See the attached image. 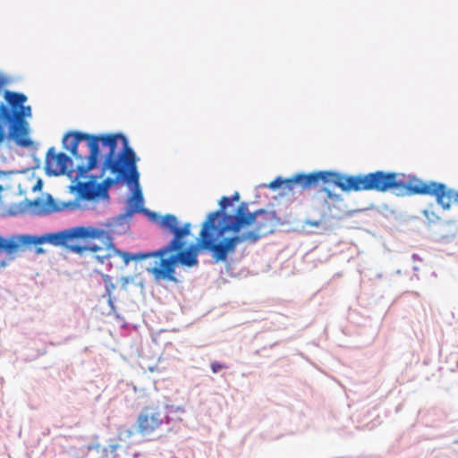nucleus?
<instances>
[{"label":"nucleus","mask_w":458,"mask_h":458,"mask_svg":"<svg viewBox=\"0 0 458 458\" xmlns=\"http://www.w3.org/2000/svg\"><path fill=\"white\" fill-rule=\"evenodd\" d=\"M100 144L103 148L107 149L101 176L106 170H109L114 177H107L101 183H96L94 181L80 183L78 192L84 199L92 200L98 197H107L108 189L122 179L135 182L138 181V157L123 134L92 135L72 131L63 139L64 148L69 150L76 159L81 161L77 165V171L81 176L96 166L100 155Z\"/></svg>","instance_id":"obj_1"},{"label":"nucleus","mask_w":458,"mask_h":458,"mask_svg":"<svg viewBox=\"0 0 458 458\" xmlns=\"http://www.w3.org/2000/svg\"><path fill=\"white\" fill-rule=\"evenodd\" d=\"M394 174H385L382 171L357 175H346L333 171H318L308 174H296L288 179L276 177L274 181L270 182L268 187L271 190L284 187L293 191V186L296 184L304 190L322 182L324 183H333L345 192L369 191L386 192L389 187L394 185Z\"/></svg>","instance_id":"obj_2"},{"label":"nucleus","mask_w":458,"mask_h":458,"mask_svg":"<svg viewBox=\"0 0 458 458\" xmlns=\"http://www.w3.org/2000/svg\"><path fill=\"white\" fill-rule=\"evenodd\" d=\"M4 98L5 103L0 104V145L8 136L17 146L31 147L33 141L30 138V127L27 119L32 116V109L25 105L27 96L6 90Z\"/></svg>","instance_id":"obj_3"},{"label":"nucleus","mask_w":458,"mask_h":458,"mask_svg":"<svg viewBox=\"0 0 458 458\" xmlns=\"http://www.w3.org/2000/svg\"><path fill=\"white\" fill-rule=\"evenodd\" d=\"M274 218V214L265 209L250 213L248 204L242 202L233 216L225 215V220L229 223L223 225L219 229V233H223L228 231L238 233L242 227L253 225V230L241 235L244 237L245 242H256L261 237L273 232L275 225Z\"/></svg>","instance_id":"obj_4"},{"label":"nucleus","mask_w":458,"mask_h":458,"mask_svg":"<svg viewBox=\"0 0 458 458\" xmlns=\"http://www.w3.org/2000/svg\"><path fill=\"white\" fill-rule=\"evenodd\" d=\"M218 212H211L208 214L206 221L202 225L201 231L198 242L200 248L207 250L212 253V258L215 262H225L229 253H233L238 244L245 242L244 237L241 234L233 237L225 238L216 242L214 234L217 237L222 236L225 233H220L219 229L223 225L217 226L216 221L217 220Z\"/></svg>","instance_id":"obj_5"},{"label":"nucleus","mask_w":458,"mask_h":458,"mask_svg":"<svg viewBox=\"0 0 458 458\" xmlns=\"http://www.w3.org/2000/svg\"><path fill=\"white\" fill-rule=\"evenodd\" d=\"M385 174H394V185L390 190L405 191L409 195H428L436 198L439 206L444 209H449L452 203H458V191L448 189L445 184L437 182H424L416 177L411 178L406 183L402 182L400 174L394 172H384Z\"/></svg>","instance_id":"obj_6"},{"label":"nucleus","mask_w":458,"mask_h":458,"mask_svg":"<svg viewBox=\"0 0 458 458\" xmlns=\"http://www.w3.org/2000/svg\"><path fill=\"white\" fill-rule=\"evenodd\" d=\"M200 245H191L187 250L183 248L178 250H173L169 257L157 256L158 261L156 265L148 268V271L154 276L155 279H164L174 283L178 280L175 277V267L178 263L183 266L191 267L198 265V253Z\"/></svg>","instance_id":"obj_7"},{"label":"nucleus","mask_w":458,"mask_h":458,"mask_svg":"<svg viewBox=\"0 0 458 458\" xmlns=\"http://www.w3.org/2000/svg\"><path fill=\"white\" fill-rule=\"evenodd\" d=\"M167 422V416L158 405H147L138 414L136 431L142 437L150 436Z\"/></svg>","instance_id":"obj_8"},{"label":"nucleus","mask_w":458,"mask_h":458,"mask_svg":"<svg viewBox=\"0 0 458 458\" xmlns=\"http://www.w3.org/2000/svg\"><path fill=\"white\" fill-rule=\"evenodd\" d=\"M26 250L21 234H13L4 238L0 236V270L5 267L14 255Z\"/></svg>","instance_id":"obj_9"},{"label":"nucleus","mask_w":458,"mask_h":458,"mask_svg":"<svg viewBox=\"0 0 458 458\" xmlns=\"http://www.w3.org/2000/svg\"><path fill=\"white\" fill-rule=\"evenodd\" d=\"M72 159L64 153H55L52 147L47 150L46 156L45 168L47 174L60 175L67 172L72 166Z\"/></svg>","instance_id":"obj_10"},{"label":"nucleus","mask_w":458,"mask_h":458,"mask_svg":"<svg viewBox=\"0 0 458 458\" xmlns=\"http://www.w3.org/2000/svg\"><path fill=\"white\" fill-rule=\"evenodd\" d=\"M26 249L31 245H39L45 242L53 245H66L69 239L68 230H64L55 233H49L43 236H36L30 234H21Z\"/></svg>","instance_id":"obj_11"},{"label":"nucleus","mask_w":458,"mask_h":458,"mask_svg":"<svg viewBox=\"0 0 458 458\" xmlns=\"http://www.w3.org/2000/svg\"><path fill=\"white\" fill-rule=\"evenodd\" d=\"M191 233V224L186 223L182 227H178L175 235L172 241L165 246L157 250L159 256H166L172 253L173 250H178L184 247L185 242L182 240L183 237Z\"/></svg>","instance_id":"obj_12"},{"label":"nucleus","mask_w":458,"mask_h":458,"mask_svg":"<svg viewBox=\"0 0 458 458\" xmlns=\"http://www.w3.org/2000/svg\"><path fill=\"white\" fill-rule=\"evenodd\" d=\"M71 250L76 253L81 254L85 250H89L95 253V258L100 262L104 263L106 259L113 257L114 247L109 244L106 248L99 247L96 244H89L87 246L72 245Z\"/></svg>","instance_id":"obj_13"},{"label":"nucleus","mask_w":458,"mask_h":458,"mask_svg":"<svg viewBox=\"0 0 458 458\" xmlns=\"http://www.w3.org/2000/svg\"><path fill=\"white\" fill-rule=\"evenodd\" d=\"M121 181H124L128 184H132L135 188L133 196L129 200V206L131 212H141L143 211V196L141 191L140 189V174L138 173V181L137 182L133 181H128L127 179H122Z\"/></svg>","instance_id":"obj_14"},{"label":"nucleus","mask_w":458,"mask_h":458,"mask_svg":"<svg viewBox=\"0 0 458 458\" xmlns=\"http://www.w3.org/2000/svg\"><path fill=\"white\" fill-rule=\"evenodd\" d=\"M121 447L118 443H110L107 446H102L100 443H91L87 445L88 451H101V455L98 458H117V451Z\"/></svg>","instance_id":"obj_15"},{"label":"nucleus","mask_w":458,"mask_h":458,"mask_svg":"<svg viewBox=\"0 0 458 458\" xmlns=\"http://www.w3.org/2000/svg\"><path fill=\"white\" fill-rule=\"evenodd\" d=\"M113 256H119L122 258L125 265H128L129 262L132 259L134 260H143L148 258H157L159 256L157 253V250L152 251V252H146V253H137L134 255H131L128 252L117 250L114 248V251L113 253Z\"/></svg>","instance_id":"obj_16"},{"label":"nucleus","mask_w":458,"mask_h":458,"mask_svg":"<svg viewBox=\"0 0 458 458\" xmlns=\"http://www.w3.org/2000/svg\"><path fill=\"white\" fill-rule=\"evenodd\" d=\"M33 205L39 208L43 213L48 214L52 212L60 211L63 209L62 207H59L55 199L48 194L47 196L46 200L41 199H37L33 201Z\"/></svg>","instance_id":"obj_17"},{"label":"nucleus","mask_w":458,"mask_h":458,"mask_svg":"<svg viewBox=\"0 0 458 458\" xmlns=\"http://www.w3.org/2000/svg\"><path fill=\"white\" fill-rule=\"evenodd\" d=\"M157 224L160 228L166 230L175 235L178 228V220L174 215L167 214L162 217H159Z\"/></svg>","instance_id":"obj_18"},{"label":"nucleus","mask_w":458,"mask_h":458,"mask_svg":"<svg viewBox=\"0 0 458 458\" xmlns=\"http://www.w3.org/2000/svg\"><path fill=\"white\" fill-rule=\"evenodd\" d=\"M69 239L89 238L95 236V230L86 227H75L68 229Z\"/></svg>","instance_id":"obj_19"},{"label":"nucleus","mask_w":458,"mask_h":458,"mask_svg":"<svg viewBox=\"0 0 458 458\" xmlns=\"http://www.w3.org/2000/svg\"><path fill=\"white\" fill-rule=\"evenodd\" d=\"M232 204V200L230 198L228 197H222L221 199L219 200V210H216V212H218V215H217V218L221 216H223V221H224V225H225L227 223H229L228 221H225V215H226L225 213V210L227 208V207H229L230 205Z\"/></svg>","instance_id":"obj_20"},{"label":"nucleus","mask_w":458,"mask_h":458,"mask_svg":"<svg viewBox=\"0 0 458 458\" xmlns=\"http://www.w3.org/2000/svg\"><path fill=\"white\" fill-rule=\"evenodd\" d=\"M210 368L213 373H217L221 369H227V366L217 361H213L210 364Z\"/></svg>","instance_id":"obj_21"},{"label":"nucleus","mask_w":458,"mask_h":458,"mask_svg":"<svg viewBox=\"0 0 458 458\" xmlns=\"http://www.w3.org/2000/svg\"><path fill=\"white\" fill-rule=\"evenodd\" d=\"M105 284H106V290L108 294L115 288L114 284H113L109 278L108 276H106L104 278Z\"/></svg>","instance_id":"obj_22"},{"label":"nucleus","mask_w":458,"mask_h":458,"mask_svg":"<svg viewBox=\"0 0 458 458\" xmlns=\"http://www.w3.org/2000/svg\"><path fill=\"white\" fill-rule=\"evenodd\" d=\"M133 434H134L133 430L131 428H128V429L124 430L123 432H119L118 438L122 439L123 435H125V437H131L133 436Z\"/></svg>","instance_id":"obj_23"},{"label":"nucleus","mask_w":458,"mask_h":458,"mask_svg":"<svg viewBox=\"0 0 458 458\" xmlns=\"http://www.w3.org/2000/svg\"><path fill=\"white\" fill-rule=\"evenodd\" d=\"M240 199V194L238 192H235L233 196V198L231 199L232 202L233 201H238Z\"/></svg>","instance_id":"obj_24"},{"label":"nucleus","mask_w":458,"mask_h":458,"mask_svg":"<svg viewBox=\"0 0 458 458\" xmlns=\"http://www.w3.org/2000/svg\"><path fill=\"white\" fill-rule=\"evenodd\" d=\"M308 224H309L310 225H311V226H316V227H318V226L319 225V224H320V223H319L318 221H310V222H308Z\"/></svg>","instance_id":"obj_25"},{"label":"nucleus","mask_w":458,"mask_h":458,"mask_svg":"<svg viewBox=\"0 0 458 458\" xmlns=\"http://www.w3.org/2000/svg\"><path fill=\"white\" fill-rule=\"evenodd\" d=\"M43 252V249L42 248H38L37 249V253H42Z\"/></svg>","instance_id":"obj_26"},{"label":"nucleus","mask_w":458,"mask_h":458,"mask_svg":"<svg viewBox=\"0 0 458 458\" xmlns=\"http://www.w3.org/2000/svg\"><path fill=\"white\" fill-rule=\"evenodd\" d=\"M41 187V182L38 181V185L35 188H40Z\"/></svg>","instance_id":"obj_27"},{"label":"nucleus","mask_w":458,"mask_h":458,"mask_svg":"<svg viewBox=\"0 0 458 458\" xmlns=\"http://www.w3.org/2000/svg\"><path fill=\"white\" fill-rule=\"evenodd\" d=\"M327 195L330 197L331 196V191L327 190Z\"/></svg>","instance_id":"obj_28"},{"label":"nucleus","mask_w":458,"mask_h":458,"mask_svg":"<svg viewBox=\"0 0 458 458\" xmlns=\"http://www.w3.org/2000/svg\"><path fill=\"white\" fill-rule=\"evenodd\" d=\"M151 216H152L153 217H155V218H157V216L155 213H152V214H151Z\"/></svg>","instance_id":"obj_29"},{"label":"nucleus","mask_w":458,"mask_h":458,"mask_svg":"<svg viewBox=\"0 0 458 458\" xmlns=\"http://www.w3.org/2000/svg\"><path fill=\"white\" fill-rule=\"evenodd\" d=\"M3 190V187L0 185V191Z\"/></svg>","instance_id":"obj_30"}]
</instances>
